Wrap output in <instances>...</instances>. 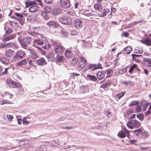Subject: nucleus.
<instances>
[{
	"mask_svg": "<svg viewBox=\"0 0 151 151\" xmlns=\"http://www.w3.org/2000/svg\"><path fill=\"white\" fill-rule=\"evenodd\" d=\"M33 46L37 47L38 45L42 46V47L44 49H48L51 46L49 43L47 42H45L42 39V36L41 37H36L34 39L33 41Z\"/></svg>",
	"mask_w": 151,
	"mask_h": 151,
	"instance_id": "1",
	"label": "nucleus"
},
{
	"mask_svg": "<svg viewBox=\"0 0 151 151\" xmlns=\"http://www.w3.org/2000/svg\"><path fill=\"white\" fill-rule=\"evenodd\" d=\"M18 40L21 43L22 47L26 48L27 46L30 45L31 44L32 42H33L34 39L29 37H26L22 39L19 38Z\"/></svg>",
	"mask_w": 151,
	"mask_h": 151,
	"instance_id": "2",
	"label": "nucleus"
},
{
	"mask_svg": "<svg viewBox=\"0 0 151 151\" xmlns=\"http://www.w3.org/2000/svg\"><path fill=\"white\" fill-rule=\"evenodd\" d=\"M52 44L53 46V50L57 54L63 53L65 48L60 44L57 42H53Z\"/></svg>",
	"mask_w": 151,
	"mask_h": 151,
	"instance_id": "3",
	"label": "nucleus"
},
{
	"mask_svg": "<svg viewBox=\"0 0 151 151\" xmlns=\"http://www.w3.org/2000/svg\"><path fill=\"white\" fill-rule=\"evenodd\" d=\"M25 54V52L23 51L19 50L17 51L13 57V60L16 61L23 58Z\"/></svg>",
	"mask_w": 151,
	"mask_h": 151,
	"instance_id": "4",
	"label": "nucleus"
},
{
	"mask_svg": "<svg viewBox=\"0 0 151 151\" xmlns=\"http://www.w3.org/2000/svg\"><path fill=\"white\" fill-rule=\"evenodd\" d=\"M127 127L130 129H132L134 127H137L140 125V123L135 119H131L127 123Z\"/></svg>",
	"mask_w": 151,
	"mask_h": 151,
	"instance_id": "5",
	"label": "nucleus"
},
{
	"mask_svg": "<svg viewBox=\"0 0 151 151\" xmlns=\"http://www.w3.org/2000/svg\"><path fill=\"white\" fill-rule=\"evenodd\" d=\"M14 15H15L16 16H12L11 17L17 19L19 21L20 23L22 24L24 23V18L23 15L22 14L14 12Z\"/></svg>",
	"mask_w": 151,
	"mask_h": 151,
	"instance_id": "6",
	"label": "nucleus"
},
{
	"mask_svg": "<svg viewBox=\"0 0 151 151\" xmlns=\"http://www.w3.org/2000/svg\"><path fill=\"white\" fill-rule=\"evenodd\" d=\"M59 21L61 23L65 25H69L71 23L70 19L66 16L60 18Z\"/></svg>",
	"mask_w": 151,
	"mask_h": 151,
	"instance_id": "7",
	"label": "nucleus"
},
{
	"mask_svg": "<svg viewBox=\"0 0 151 151\" xmlns=\"http://www.w3.org/2000/svg\"><path fill=\"white\" fill-rule=\"evenodd\" d=\"M118 136L122 138H124L126 136L129 137V132L125 128L124 131H120L119 132Z\"/></svg>",
	"mask_w": 151,
	"mask_h": 151,
	"instance_id": "8",
	"label": "nucleus"
},
{
	"mask_svg": "<svg viewBox=\"0 0 151 151\" xmlns=\"http://www.w3.org/2000/svg\"><path fill=\"white\" fill-rule=\"evenodd\" d=\"M60 4L64 8H69L70 6V1L69 0H60Z\"/></svg>",
	"mask_w": 151,
	"mask_h": 151,
	"instance_id": "9",
	"label": "nucleus"
},
{
	"mask_svg": "<svg viewBox=\"0 0 151 151\" xmlns=\"http://www.w3.org/2000/svg\"><path fill=\"white\" fill-rule=\"evenodd\" d=\"M74 25L76 28L80 29L83 26V22L81 19H76L74 21Z\"/></svg>",
	"mask_w": 151,
	"mask_h": 151,
	"instance_id": "10",
	"label": "nucleus"
},
{
	"mask_svg": "<svg viewBox=\"0 0 151 151\" xmlns=\"http://www.w3.org/2000/svg\"><path fill=\"white\" fill-rule=\"evenodd\" d=\"M102 65L101 63H98L97 64H91L88 67L92 70H94L96 69L101 68Z\"/></svg>",
	"mask_w": 151,
	"mask_h": 151,
	"instance_id": "11",
	"label": "nucleus"
},
{
	"mask_svg": "<svg viewBox=\"0 0 151 151\" xmlns=\"http://www.w3.org/2000/svg\"><path fill=\"white\" fill-rule=\"evenodd\" d=\"M46 25L50 28H57L59 26V24L55 22L50 21L46 23Z\"/></svg>",
	"mask_w": 151,
	"mask_h": 151,
	"instance_id": "12",
	"label": "nucleus"
},
{
	"mask_svg": "<svg viewBox=\"0 0 151 151\" xmlns=\"http://www.w3.org/2000/svg\"><path fill=\"white\" fill-rule=\"evenodd\" d=\"M86 64V60L84 58L81 57V60L78 64V67L82 68L84 67Z\"/></svg>",
	"mask_w": 151,
	"mask_h": 151,
	"instance_id": "13",
	"label": "nucleus"
},
{
	"mask_svg": "<svg viewBox=\"0 0 151 151\" xmlns=\"http://www.w3.org/2000/svg\"><path fill=\"white\" fill-rule=\"evenodd\" d=\"M27 6L29 5L31 6L29 8V11L32 12H36L37 10V7L36 5H32L31 6L32 3L30 2H26Z\"/></svg>",
	"mask_w": 151,
	"mask_h": 151,
	"instance_id": "14",
	"label": "nucleus"
},
{
	"mask_svg": "<svg viewBox=\"0 0 151 151\" xmlns=\"http://www.w3.org/2000/svg\"><path fill=\"white\" fill-rule=\"evenodd\" d=\"M105 74L106 73L104 71H99L97 73V77L99 80H102L105 77Z\"/></svg>",
	"mask_w": 151,
	"mask_h": 151,
	"instance_id": "15",
	"label": "nucleus"
},
{
	"mask_svg": "<svg viewBox=\"0 0 151 151\" xmlns=\"http://www.w3.org/2000/svg\"><path fill=\"white\" fill-rule=\"evenodd\" d=\"M27 61L29 64L31 65L34 67H36L37 65V60H35L34 58L28 59Z\"/></svg>",
	"mask_w": 151,
	"mask_h": 151,
	"instance_id": "16",
	"label": "nucleus"
},
{
	"mask_svg": "<svg viewBox=\"0 0 151 151\" xmlns=\"http://www.w3.org/2000/svg\"><path fill=\"white\" fill-rule=\"evenodd\" d=\"M56 59L57 63H61L64 60L65 58L64 56L61 55L57 54L56 57Z\"/></svg>",
	"mask_w": 151,
	"mask_h": 151,
	"instance_id": "17",
	"label": "nucleus"
},
{
	"mask_svg": "<svg viewBox=\"0 0 151 151\" xmlns=\"http://www.w3.org/2000/svg\"><path fill=\"white\" fill-rule=\"evenodd\" d=\"M32 35H34L35 37H41V36H42L40 34L39 31H38L37 29L36 28L34 29L33 31V32H32Z\"/></svg>",
	"mask_w": 151,
	"mask_h": 151,
	"instance_id": "18",
	"label": "nucleus"
},
{
	"mask_svg": "<svg viewBox=\"0 0 151 151\" xmlns=\"http://www.w3.org/2000/svg\"><path fill=\"white\" fill-rule=\"evenodd\" d=\"M14 51L11 49H8L6 50V55L8 57H11L14 53Z\"/></svg>",
	"mask_w": 151,
	"mask_h": 151,
	"instance_id": "19",
	"label": "nucleus"
},
{
	"mask_svg": "<svg viewBox=\"0 0 151 151\" xmlns=\"http://www.w3.org/2000/svg\"><path fill=\"white\" fill-rule=\"evenodd\" d=\"M141 105L142 106V110L145 111L148 106H150V104L145 101H143L141 102Z\"/></svg>",
	"mask_w": 151,
	"mask_h": 151,
	"instance_id": "20",
	"label": "nucleus"
},
{
	"mask_svg": "<svg viewBox=\"0 0 151 151\" xmlns=\"http://www.w3.org/2000/svg\"><path fill=\"white\" fill-rule=\"evenodd\" d=\"M28 50L30 52V55L32 58L36 59L38 57L37 54L35 50L29 49H28Z\"/></svg>",
	"mask_w": 151,
	"mask_h": 151,
	"instance_id": "21",
	"label": "nucleus"
},
{
	"mask_svg": "<svg viewBox=\"0 0 151 151\" xmlns=\"http://www.w3.org/2000/svg\"><path fill=\"white\" fill-rule=\"evenodd\" d=\"M47 62L43 58H41L37 60V64L38 65L42 66L46 64Z\"/></svg>",
	"mask_w": 151,
	"mask_h": 151,
	"instance_id": "22",
	"label": "nucleus"
},
{
	"mask_svg": "<svg viewBox=\"0 0 151 151\" xmlns=\"http://www.w3.org/2000/svg\"><path fill=\"white\" fill-rule=\"evenodd\" d=\"M89 89L87 86H82L80 89V92L81 93H85L88 91Z\"/></svg>",
	"mask_w": 151,
	"mask_h": 151,
	"instance_id": "23",
	"label": "nucleus"
},
{
	"mask_svg": "<svg viewBox=\"0 0 151 151\" xmlns=\"http://www.w3.org/2000/svg\"><path fill=\"white\" fill-rule=\"evenodd\" d=\"M6 46L14 48H18L17 45L14 43H8L6 45H2L3 47H5Z\"/></svg>",
	"mask_w": 151,
	"mask_h": 151,
	"instance_id": "24",
	"label": "nucleus"
},
{
	"mask_svg": "<svg viewBox=\"0 0 151 151\" xmlns=\"http://www.w3.org/2000/svg\"><path fill=\"white\" fill-rule=\"evenodd\" d=\"M110 12V9L108 8H105L103 12L101 14H99V16L100 17H103L106 15V14H108Z\"/></svg>",
	"mask_w": 151,
	"mask_h": 151,
	"instance_id": "25",
	"label": "nucleus"
},
{
	"mask_svg": "<svg viewBox=\"0 0 151 151\" xmlns=\"http://www.w3.org/2000/svg\"><path fill=\"white\" fill-rule=\"evenodd\" d=\"M144 44L150 46L151 45V34L150 35L148 38L146 39L143 42Z\"/></svg>",
	"mask_w": 151,
	"mask_h": 151,
	"instance_id": "26",
	"label": "nucleus"
},
{
	"mask_svg": "<svg viewBox=\"0 0 151 151\" xmlns=\"http://www.w3.org/2000/svg\"><path fill=\"white\" fill-rule=\"evenodd\" d=\"M0 61L2 63L6 65H7L9 62L8 59L5 57L0 58Z\"/></svg>",
	"mask_w": 151,
	"mask_h": 151,
	"instance_id": "27",
	"label": "nucleus"
},
{
	"mask_svg": "<svg viewBox=\"0 0 151 151\" xmlns=\"http://www.w3.org/2000/svg\"><path fill=\"white\" fill-rule=\"evenodd\" d=\"M16 36L14 34L9 35L8 37H4L3 40L4 42H7L11 40L14 39Z\"/></svg>",
	"mask_w": 151,
	"mask_h": 151,
	"instance_id": "28",
	"label": "nucleus"
},
{
	"mask_svg": "<svg viewBox=\"0 0 151 151\" xmlns=\"http://www.w3.org/2000/svg\"><path fill=\"white\" fill-rule=\"evenodd\" d=\"M132 48L130 46L126 47L123 50V51L125 54H129L132 51Z\"/></svg>",
	"mask_w": 151,
	"mask_h": 151,
	"instance_id": "29",
	"label": "nucleus"
},
{
	"mask_svg": "<svg viewBox=\"0 0 151 151\" xmlns=\"http://www.w3.org/2000/svg\"><path fill=\"white\" fill-rule=\"evenodd\" d=\"M65 55L68 58H71L73 56V54L71 51L68 49L66 50L65 53Z\"/></svg>",
	"mask_w": 151,
	"mask_h": 151,
	"instance_id": "30",
	"label": "nucleus"
},
{
	"mask_svg": "<svg viewBox=\"0 0 151 151\" xmlns=\"http://www.w3.org/2000/svg\"><path fill=\"white\" fill-rule=\"evenodd\" d=\"M4 29L5 31V35H9V33L13 31L12 29L11 28H9L6 26L4 27Z\"/></svg>",
	"mask_w": 151,
	"mask_h": 151,
	"instance_id": "31",
	"label": "nucleus"
},
{
	"mask_svg": "<svg viewBox=\"0 0 151 151\" xmlns=\"http://www.w3.org/2000/svg\"><path fill=\"white\" fill-rule=\"evenodd\" d=\"M27 62L25 59H24L20 62L17 63V66H22L27 64Z\"/></svg>",
	"mask_w": 151,
	"mask_h": 151,
	"instance_id": "32",
	"label": "nucleus"
},
{
	"mask_svg": "<svg viewBox=\"0 0 151 151\" xmlns=\"http://www.w3.org/2000/svg\"><path fill=\"white\" fill-rule=\"evenodd\" d=\"M67 14L68 15L69 17H75L76 16L75 13L73 10H68L66 12Z\"/></svg>",
	"mask_w": 151,
	"mask_h": 151,
	"instance_id": "33",
	"label": "nucleus"
},
{
	"mask_svg": "<svg viewBox=\"0 0 151 151\" xmlns=\"http://www.w3.org/2000/svg\"><path fill=\"white\" fill-rule=\"evenodd\" d=\"M94 8L96 10L98 11H101L102 9V6L100 4H95L94 5Z\"/></svg>",
	"mask_w": 151,
	"mask_h": 151,
	"instance_id": "34",
	"label": "nucleus"
},
{
	"mask_svg": "<svg viewBox=\"0 0 151 151\" xmlns=\"http://www.w3.org/2000/svg\"><path fill=\"white\" fill-rule=\"evenodd\" d=\"M87 78L89 80L94 81H96L97 80V78L95 76L90 75H88Z\"/></svg>",
	"mask_w": 151,
	"mask_h": 151,
	"instance_id": "35",
	"label": "nucleus"
},
{
	"mask_svg": "<svg viewBox=\"0 0 151 151\" xmlns=\"http://www.w3.org/2000/svg\"><path fill=\"white\" fill-rule=\"evenodd\" d=\"M145 64L148 67H150L151 66V60L149 58H147L145 59Z\"/></svg>",
	"mask_w": 151,
	"mask_h": 151,
	"instance_id": "36",
	"label": "nucleus"
},
{
	"mask_svg": "<svg viewBox=\"0 0 151 151\" xmlns=\"http://www.w3.org/2000/svg\"><path fill=\"white\" fill-rule=\"evenodd\" d=\"M123 83L127 87H130L132 86L133 85V83L131 81H124Z\"/></svg>",
	"mask_w": 151,
	"mask_h": 151,
	"instance_id": "37",
	"label": "nucleus"
},
{
	"mask_svg": "<svg viewBox=\"0 0 151 151\" xmlns=\"http://www.w3.org/2000/svg\"><path fill=\"white\" fill-rule=\"evenodd\" d=\"M42 16L45 20H47L49 19L50 17L48 16L47 13L45 12H44L42 14Z\"/></svg>",
	"mask_w": 151,
	"mask_h": 151,
	"instance_id": "38",
	"label": "nucleus"
},
{
	"mask_svg": "<svg viewBox=\"0 0 151 151\" xmlns=\"http://www.w3.org/2000/svg\"><path fill=\"white\" fill-rule=\"evenodd\" d=\"M79 57L78 56L76 55L72 59V63L73 64H76L78 61Z\"/></svg>",
	"mask_w": 151,
	"mask_h": 151,
	"instance_id": "39",
	"label": "nucleus"
},
{
	"mask_svg": "<svg viewBox=\"0 0 151 151\" xmlns=\"http://www.w3.org/2000/svg\"><path fill=\"white\" fill-rule=\"evenodd\" d=\"M14 81L11 79H8L6 81L7 85L11 88H12Z\"/></svg>",
	"mask_w": 151,
	"mask_h": 151,
	"instance_id": "40",
	"label": "nucleus"
},
{
	"mask_svg": "<svg viewBox=\"0 0 151 151\" xmlns=\"http://www.w3.org/2000/svg\"><path fill=\"white\" fill-rule=\"evenodd\" d=\"M54 10L52 12V14L54 15H58L60 13V10L58 9V8L56 7L54 8Z\"/></svg>",
	"mask_w": 151,
	"mask_h": 151,
	"instance_id": "41",
	"label": "nucleus"
},
{
	"mask_svg": "<svg viewBox=\"0 0 151 151\" xmlns=\"http://www.w3.org/2000/svg\"><path fill=\"white\" fill-rule=\"evenodd\" d=\"M20 86V84L19 83L15 82L14 81L13 83L12 88H16L19 87Z\"/></svg>",
	"mask_w": 151,
	"mask_h": 151,
	"instance_id": "42",
	"label": "nucleus"
},
{
	"mask_svg": "<svg viewBox=\"0 0 151 151\" xmlns=\"http://www.w3.org/2000/svg\"><path fill=\"white\" fill-rule=\"evenodd\" d=\"M20 86V84L19 83L15 82L14 81L13 83L12 88H16L19 87Z\"/></svg>",
	"mask_w": 151,
	"mask_h": 151,
	"instance_id": "43",
	"label": "nucleus"
},
{
	"mask_svg": "<svg viewBox=\"0 0 151 151\" xmlns=\"http://www.w3.org/2000/svg\"><path fill=\"white\" fill-rule=\"evenodd\" d=\"M142 110V107L139 105H137L135 108V111L136 112H140Z\"/></svg>",
	"mask_w": 151,
	"mask_h": 151,
	"instance_id": "44",
	"label": "nucleus"
},
{
	"mask_svg": "<svg viewBox=\"0 0 151 151\" xmlns=\"http://www.w3.org/2000/svg\"><path fill=\"white\" fill-rule=\"evenodd\" d=\"M45 10L47 12H51L52 10V9L50 6H46L44 8Z\"/></svg>",
	"mask_w": 151,
	"mask_h": 151,
	"instance_id": "45",
	"label": "nucleus"
},
{
	"mask_svg": "<svg viewBox=\"0 0 151 151\" xmlns=\"http://www.w3.org/2000/svg\"><path fill=\"white\" fill-rule=\"evenodd\" d=\"M35 17L34 16L29 15L27 18V19L29 21H33L35 20Z\"/></svg>",
	"mask_w": 151,
	"mask_h": 151,
	"instance_id": "46",
	"label": "nucleus"
},
{
	"mask_svg": "<svg viewBox=\"0 0 151 151\" xmlns=\"http://www.w3.org/2000/svg\"><path fill=\"white\" fill-rule=\"evenodd\" d=\"M106 72L108 76H110L112 74L113 70L111 69L107 70Z\"/></svg>",
	"mask_w": 151,
	"mask_h": 151,
	"instance_id": "47",
	"label": "nucleus"
},
{
	"mask_svg": "<svg viewBox=\"0 0 151 151\" xmlns=\"http://www.w3.org/2000/svg\"><path fill=\"white\" fill-rule=\"evenodd\" d=\"M125 93V92H122L118 94H116V97L118 99H120L123 96Z\"/></svg>",
	"mask_w": 151,
	"mask_h": 151,
	"instance_id": "48",
	"label": "nucleus"
},
{
	"mask_svg": "<svg viewBox=\"0 0 151 151\" xmlns=\"http://www.w3.org/2000/svg\"><path fill=\"white\" fill-rule=\"evenodd\" d=\"M137 68V65L136 64H134L130 68L129 70V72L131 73L132 72L133 69L134 68Z\"/></svg>",
	"mask_w": 151,
	"mask_h": 151,
	"instance_id": "49",
	"label": "nucleus"
},
{
	"mask_svg": "<svg viewBox=\"0 0 151 151\" xmlns=\"http://www.w3.org/2000/svg\"><path fill=\"white\" fill-rule=\"evenodd\" d=\"M148 134L146 132H143L141 134V137L143 138H146L148 137Z\"/></svg>",
	"mask_w": 151,
	"mask_h": 151,
	"instance_id": "50",
	"label": "nucleus"
},
{
	"mask_svg": "<svg viewBox=\"0 0 151 151\" xmlns=\"http://www.w3.org/2000/svg\"><path fill=\"white\" fill-rule=\"evenodd\" d=\"M142 132V130L141 129H138L134 131V133L137 136L139 135V134Z\"/></svg>",
	"mask_w": 151,
	"mask_h": 151,
	"instance_id": "51",
	"label": "nucleus"
},
{
	"mask_svg": "<svg viewBox=\"0 0 151 151\" xmlns=\"http://www.w3.org/2000/svg\"><path fill=\"white\" fill-rule=\"evenodd\" d=\"M137 117L140 120H142L144 119L143 115L141 114L136 115Z\"/></svg>",
	"mask_w": 151,
	"mask_h": 151,
	"instance_id": "52",
	"label": "nucleus"
},
{
	"mask_svg": "<svg viewBox=\"0 0 151 151\" xmlns=\"http://www.w3.org/2000/svg\"><path fill=\"white\" fill-rule=\"evenodd\" d=\"M11 102L9 101V100H4L2 102L1 104V105H3L4 104H11Z\"/></svg>",
	"mask_w": 151,
	"mask_h": 151,
	"instance_id": "53",
	"label": "nucleus"
},
{
	"mask_svg": "<svg viewBox=\"0 0 151 151\" xmlns=\"http://www.w3.org/2000/svg\"><path fill=\"white\" fill-rule=\"evenodd\" d=\"M138 103V101H132L131 103L129 104V106H132L137 104Z\"/></svg>",
	"mask_w": 151,
	"mask_h": 151,
	"instance_id": "54",
	"label": "nucleus"
},
{
	"mask_svg": "<svg viewBox=\"0 0 151 151\" xmlns=\"http://www.w3.org/2000/svg\"><path fill=\"white\" fill-rule=\"evenodd\" d=\"M27 118V117H24L22 119L23 124H28L29 123L26 120V119Z\"/></svg>",
	"mask_w": 151,
	"mask_h": 151,
	"instance_id": "55",
	"label": "nucleus"
},
{
	"mask_svg": "<svg viewBox=\"0 0 151 151\" xmlns=\"http://www.w3.org/2000/svg\"><path fill=\"white\" fill-rule=\"evenodd\" d=\"M106 115L108 116V117H109L111 116L112 115V113L107 111L105 112Z\"/></svg>",
	"mask_w": 151,
	"mask_h": 151,
	"instance_id": "56",
	"label": "nucleus"
},
{
	"mask_svg": "<svg viewBox=\"0 0 151 151\" xmlns=\"http://www.w3.org/2000/svg\"><path fill=\"white\" fill-rule=\"evenodd\" d=\"M7 117L9 122H11L12 121V119L13 118V116L12 115H7Z\"/></svg>",
	"mask_w": 151,
	"mask_h": 151,
	"instance_id": "57",
	"label": "nucleus"
},
{
	"mask_svg": "<svg viewBox=\"0 0 151 151\" xmlns=\"http://www.w3.org/2000/svg\"><path fill=\"white\" fill-rule=\"evenodd\" d=\"M150 113H151V106H149L148 109V110L145 113V115L147 116L149 114H150Z\"/></svg>",
	"mask_w": 151,
	"mask_h": 151,
	"instance_id": "58",
	"label": "nucleus"
},
{
	"mask_svg": "<svg viewBox=\"0 0 151 151\" xmlns=\"http://www.w3.org/2000/svg\"><path fill=\"white\" fill-rule=\"evenodd\" d=\"M53 0H44V2L47 4H51L52 3Z\"/></svg>",
	"mask_w": 151,
	"mask_h": 151,
	"instance_id": "59",
	"label": "nucleus"
},
{
	"mask_svg": "<svg viewBox=\"0 0 151 151\" xmlns=\"http://www.w3.org/2000/svg\"><path fill=\"white\" fill-rule=\"evenodd\" d=\"M111 85V83L109 82H108L107 83H106L104 84L103 87L104 88H106V87H107L108 86H110Z\"/></svg>",
	"mask_w": 151,
	"mask_h": 151,
	"instance_id": "60",
	"label": "nucleus"
},
{
	"mask_svg": "<svg viewBox=\"0 0 151 151\" xmlns=\"http://www.w3.org/2000/svg\"><path fill=\"white\" fill-rule=\"evenodd\" d=\"M9 68H5L4 70L2 73L1 74L4 75L6 74L8 72L7 70Z\"/></svg>",
	"mask_w": 151,
	"mask_h": 151,
	"instance_id": "61",
	"label": "nucleus"
},
{
	"mask_svg": "<svg viewBox=\"0 0 151 151\" xmlns=\"http://www.w3.org/2000/svg\"><path fill=\"white\" fill-rule=\"evenodd\" d=\"M11 26L12 27H16L17 26H15V25H17V24L14 22H11Z\"/></svg>",
	"mask_w": 151,
	"mask_h": 151,
	"instance_id": "62",
	"label": "nucleus"
},
{
	"mask_svg": "<svg viewBox=\"0 0 151 151\" xmlns=\"http://www.w3.org/2000/svg\"><path fill=\"white\" fill-rule=\"evenodd\" d=\"M132 56L133 58H134L136 57H138L139 56H142V55H136V54H132Z\"/></svg>",
	"mask_w": 151,
	"mask_h": 151,
	"instance_id": "63",
	"label": "nucleus"
},
{
	"mask_svg": "<svg viewBox=\"0 0 151 151\" xmlns=\"http://www.w3.org/2000/svg\"><path fill=\"white\" fill-rule=\"evenodd\" d=\"M122 34L125 37H128L129 35V33L126 32H123Z\"/></svg>",
	"mask_w": 151,
	"mask_h": 151,
	"instance_id": "64",
	"label": "nucleus"
}]
</instances>
